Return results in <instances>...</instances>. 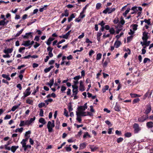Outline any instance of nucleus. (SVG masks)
<instances>
[{
	"label": "nucleus",
	"instance_id": "9d476101",
	"mask_svg": "<svg viewBox=\"0 0 153 153\" xmlns=\"http://www.w3.org/2000/svg\"><path fill=\"white\" fill-rule=\"evenodd\" d=\"M13 51V48H7V49H4L3 51V52L5 54L11 53Z\"/></svg>",
	"mask_w": 153,
	"mask_h": 153
},
{
	"label": "nucleus",
	"instance_id": "c85d7f7f",
	"mask_svg": "<svg viewBox=\"0 0 153 153\" xmlns=\"http://www.w3.org/2000/svg\"><path fill=\"white\" fill-rule=\"evenodd\" d=\"M48 6L47 5H45L43 7L40 8L39 11L40 12H42L44 10L47 9L46 8Z\"/></svg>",
	"mask_w": 153,
	"mask_h": 153
},
{
	"label": "nucleus",
	"instance_id": "37998d69",
	"mask_svg": "<svg viewBox=\"0 0 153 153\" xmlns=\"http://www.w3.org/2000/svg\"><path fill=\"white\" fill-rule=\"evenodd\" d=\"M123 140V139L122 137H119L117 139V142L118 143H120V142H122Z\"/></svg>",
	"mask_w": 153,
	"mask_h": 153
},
{
	"label": "nucleus",
	"instance_id": "603ef678",
	"mask_svg": "<svg viewBox=\"0 0 153 153\" xmlns=\"http://www.w3.org/2000/svg\"><path fill=\"white\" fill-rule=\"evenodd\" d=\"M133 26V29L135 31L137 29V27L138 26V25L137 24H133L132 25Z\"/></svg>",
	"mask_w": 153,
	"mask_h": 153
},
{
	"label": "nucleus",
	"instance_id": "0e129e2a",
	"mask_svg": "<svg viewBox=\"0 0 153 153\" xmlns=\"http://www.w3.org/2000/svg\"><path fill=\"white\" fill-rule=\"evenodd\" d=\"M35 45H34V48H36L37 47H38L40 45V44L39 43H38L37 42H35Z\"/></svg>",
	"mask_w": 153,
	"mask_h": 153
},
{
	"label": "nucleus",
	"instance_id": "aec40b11",
	"mask_svg": "<svg viewBox=\"0 0 153 153\" xmlns=\"http://www.w3.org/2000/svg\"><path fill=\"white\" fill-rule=\"evenodd\" d=\"M130 96L132 98H136L137 97H140L141 95L139 94L131 93L130 94Z\"/></svg>",
	"mask_w": 153,
	"mask_h": 153
},
{
	"label": "nucleus",
	"instance_id": "72a5a7b5",
	"mask_svg": "<svg viewBox=\"0 0 153 153\" xmlns=\"http://www.w3.org/2000/svg\"><path fill=\"white\" fill-rule=\"evenodd\" d=\"M20 105L19 104V105H14L13 106L11 109V110L12 111H14L16 110L19 107V106Z\"/></svg>",
	"mask_w": 153,
	"mask_h": 153
},
{
	"label": "nucleus",
	"instance_id": "13d9d810",
	"mask_svg": "<svg viewBox=\"0 0 153 153\" xmlns=\"http://www.w3.org/2000/svg\"><path fill=\"white\" fill-rule=\"evenodd\" d=\"M43 113L44 111L42 109H40V112H39V116L40 117H43Z\"/></svg>",
	"mask_w": 153,
	"mask_h": 153
},
{
	"label": "nucleus",
	"instance_id": "f03ea898",
	"mask_svg": "<svg viewBox=\"0 0 153 153\" xmlns=\"http://www.w3.org/2000/svg\"><path fill=\"white\" fill-rule=\"evenodd\" d=\"M47 127L49 132H51L53 131V128L55 126V124L52 123L51 121H48L47 124Z\"/></svg>",
	"mask_w": 153,
	"mask_h": 153
},
{
	"label": "nucleus",
	"instance_id": "4d7b16f0",
	"mask_svg": "<svg viewBox=\"0 0 153 153\" xmlns=\"http://www.w3.org/2000/svg\"><path fill=\"white\" fill-rule=\"evenodd\" d=\"M109 10V7H107L106 9L103 11V13L105 14H107L108 13Z\"/></svg>",
	"mask_w": 153,
	"mask_h": 153
},
{
	"label": "nucleus",
	"instance_id": "39448f33",
	"mask_svg": "<svg viewBox=\"0 0 153 153\" xmlns=\"http://www.w3.org/2000/svg\"><path fill=\"white\" fill-rule=\"evenodd\" d=\"M146 107L147 108L144 112V113L148 115V114L151 112L152 110V107L151 104H147L146 105Z\"/></svg>",
	"mask_w": 153,
	"mask_h": 153
},
{
	"label": "nucleus",
	"instance_id": "412c9836",
	"mask_svg": "<svg viewBox=\"0 0 153 153\" xmlns=\"http://www.w3.org/2000/svg\"><path fill=\"white\" fill-rule=\"evenodd\" d=\"M109 88V86L108 85H105L104 87L102 88V91L103 93H104L105 92L106 90H107Z\"/></svg>",
	"mask_w": 153,
	"mask_h": 153
},
{
	"label": "nucleus",
	"instance_id": "423d86ee",
	"mask_svg": "<svg viewBox=\"0 0 153 153\" xmlns=\"http://www.w3.org/2000/svg\"><path fill=\"white\" fill-rule=\"evenodd\" d=\"M149 118L148 115L144 117V115L141 116V117H139L138 119V121L139 122H144L145 121L147 120Z\"/></svg>",
	"mask_w": 153,
	"mask_h": 153
},
{
	"label": "nucleus",
	"instance_id": "de8ad7c7",
	"mask_svg": "<svg viewBox=\"0 0 153 153\" xmlns=\"http://www.w3.org/2000/svg\"><path fill=\"white\" fill-rule=\"evenodd\" d=\"M144 22L146 23L147 24L149 25H150V19H149L148 20H147L146 19H145L144 20Z\"/></svg>",
	"mask_w": 153,
	"mask_h": 153
},
{
	"label": "nucleus",
	"instance_id": "bb28decb",
	"mask_svg": "<svg viewBox=\"0 0 153 153\" xmlns=\"http://www.w3.org/2000/svg\"><path fill=\"white\" fill-rule=\"evenodd\" d=\"M33 102V100L28 99L26 100V103L31 105H32Z\"/></svg>",
	"mask_w": 153,
	"mask_h": 153
},
{
	"label": "nucleus",
	"instance_id": "58836bf2",
	"mask_svg": "<svg viewBox=\"0 0 153 153\" xmlns=\"http://www.w3.org/2000/svg\"><path fill=\"white\" fill-rule=\"evenodd\" d=\"M109 32L111 34H113L115 33V30L113 27H111L109 29Z\"/></svg>",
	"mask_w": 153,
	"mask_h": 153
},
{
	"label": "nucleus",
	"instance_id": "393cba45",
	"mask_svg": "<svg viewBox=\"0 0 153 153\" xmlns=\"http://www.w3.org/2000/svg\"><path fill=\"white\" fill-rule=\"evenodd\" d=\"M24 30V29H21L18 32L15 36V37H16L19 36L22 33L23 31Z\"/></svg>",
	"mask_w": 153,
	"mask_h": 153
},
{
	"label": "nucleus",
	"instance_id": "6ab92c4d",
	"mask_svg": "<svg viewBox=\"0 0 153 153\" xmlns=\"http://www.w3.org/2000/svg\"><path fill=\"white\" fill-rule=\"evenodd\" d=\"M39 122L43 124V125H45L46 123L45 120L43 118H40L39 120Z\"/></svg>",
	"mask_w": 153,
	"mask_h": 153
},
{
	"label": "nucleus",
	"instance_id": "5701e85b",
	"mask_svg": "<svg viewBox=\"0 0 153 153\" xmlns=\"http://www.w3.org/2000/svg\"><path fill=\"white\" fill-rule=\"evenodd\" d=\"M2 76L5 78H6L7 80L9 81L10 80V78L9 77V75H6L5 74H3Z\"/></svg>",
	"mask_w": 153,
	"mask_h": 153
},
{
	"label": "nucleus",
	"instance_id": "c9c22d12",
	"mask_svg": "<svg viewBox=\"0 0 153 153\" xmlns=\"http://www.w3.org/2000/svg\"><path fill=\"white\" fill-rule=\"evenodd\" d=\"M39 86H37L36 88V89L35 90H34L33 91V92L32 93V94L34 95L37 92L39 91Z\"/></svg>",
	"mask_w": 153,
	"mask_h": 153
},
{
	"label": "nucleus",
	"instance_id": "4be33fe9",
	"mask_svg": "<svg viewBox=\"0 0 153 153\" xmlns=\"http://www.w3.org/2000/svg\"><path fill=\"white\" fill-rule=\"evenodd\" d=\"M124 136L126 137H130L132 136V134L130 132H127L124 134Z\"/></svg>",
	"mask_w": 153,
	"mask_h": 153
},
{
	"label": "nucleus",
	"instance_id": "c03bdc74",
	"mask_svg": "<svg viewBox=\"0 0 153 153\" xmlns=\"http://www.w3.org/2000/svg\"><path fill=\"white\" fill-rule=\"evenodd\" d=\"M115 133L117 135L119 136H121L122 134L121 131H119L118 130H117L115 131Z\"/></svg>",
	"mask_w": 153,
	"mask_h": 153
},
{
	"label": "nucleus",
	"instance_id": "4468645a",
	"mask_svg": "<svg viewBox=\"0 0 153 153\" xmlns=\"http://www.w3.org/2000/svg\"><path fill=\"white\" fill-rule=\"evenodd\" d=\"M109 62H110V59L108 58H107L103 64V67L104 68H106Z\"/></svg>",
	"mask_w": 153,
	"mask_h": 153
},
{
	"label": "nucleus",
	"instance_id": "1a4fd4ad",
	"mask_svg": "<svg viewBox=\"0 0 153 153\" xmlns=\"http://www.w3.org/2000/svg\"><path fill=\"white\" fill-rule=\"evenodd\" d=\"M76 111V115H78L80 117L81 116H86L87 115L85 114L86 113L84 111Z\"/></svg>",
	"mask_w": 153,
	"mask_h": 153
},
{
	"label": "nucleus",
	"instance_id": "a19ab883",
	"mask_svg": "<svg viewBox=\"0 0 153 153\" xmlns=\"http://www.w3.org/2000/svg\"><path fill=\"white\" fill-rule=\"evenodd\" d=\"M45 105V104L44 102H41L38 104V107L39 108H42L43 107H44Z\"/></svg>",
	"mask_w": 153,
	"mask_h": 153
},
{
	"label": "nucleus",
	"instance_id": "6e6d98bb",
	"mask_svg": "<svg viewBox=\"0 0 153 153\" xmlns=\"http://www.w3.org/2000/svg\"><path fill=\"white\" fill-rule=\"evenodd\" d=\"M72 91L73 93L75 94V95H77L79 92L78 89H72Z\"/></svg>",
	"mask_w": 153,
	"mask_h": 153
},
{
	"label": "nucleus",
	"instance_id": "6e6552de",
	"mask_svg": "<svg viewBox=\"0 0 153 153\" xmlns=\"http://www.w3.org/2000/svg\"><path fill=\"white\" fill-rule=\"evenodd\" d=\"M79 90L82 91H84L85 90V86L83 84V82L82 80L80 81Z\"/></svg>",
	"mask_w": 153,
	"mask_h": 153
},
{
	"label": "nucleus",
	"instance_id": "8fccbe9b",
	"mask_svg": "<svg viewBox=\"0 0 153 153\" xmlns=\"http://www.w3.org/2000/svg\"><path fill=\"white\" fill-rule=\"evenodd\" d=\"M25 121L23 120H22L20 121V123L19 125V126L20 127L25 126Z\"/></svg>",
	"mask_w": 153,
	"mask_h": 153
},
{
	"label": "nucleus",
	"instance_id": "f257e3e1",
	"mask_svg": "<svg viewBox=\"0 0 153 153\" xmlns=\"http://www.w3.org/2000/svg\"><path fill=\"white\" fill-rule=\"evenodd\" d=\"M131 10L133 11L131 13V14H133L137 13L138 10L142 11V8L140 7H138L136 6H134L132 7Z\"/></svg>",
	"mask_w": 153,
	"mask_h": 153
},
{
	"label": "nucleus",
	"instance_id": "20e7f679",
	"mask_svg": "<svg viewBox=\"0 0 153 153\" xmlns=\"http://www.w3.org/2000/svg\"><path fill=\"white\" fill-rule=\"evenodd\" d=\"M33 33V32H29L26 33L25 35H22V36L25 39H28L29 37L32 38L33 37L32 34Z\"/></svg>",
	"mask_w": 153,
	"mask_h": 153
},
{
	"label": "nucleus",
	"instance_id": "473e14b6",
	"mask_svg": "<svg viewBox=\"0 0 153 153\" xmlns=\"http://www.w3.org/2000/svg\"><path fill=\"white\" fill-rule=\"evenodd\" d=\"M23 129V128L22 127H21L20 128H17L15 131V132L16 133H17L18 132H22V131Z\"/></svg>",
	"mask_w": 153,
	"mask_h": 153
},
{
	"label": "nucleus",
	"instance_id": "dca6fc26",
	"mask_svg": "<svg viewBox=\"0 0 153 153\" xmlns=\"http://www.w3.org/2000/svg\"><path fill=\"white\" fill-rule=\"evenodd\" d=\"M71 30L69 31L67 33L63 35V37L64 39H67L68 38L69 36L70 35L71 32Z\"/></svg>",
	"mask_w": 153,
	"mask_h": 153
},
{
	"label": "nucleus",
	"instance_id": "e433bc0d",
	"mask_svg": "<svg viewBox=\"0 0 153 153\" xmlns=\"http://www.w3.org/2000/svg\"><path fill=\"white\" fill-rule=\"evenodd\" d=\"M68 109L69 112L72 111L73 110V108H72V106L71 103H70L68 105Z\"/></svg>",
	"mask_w": 153,
	"mask_h": 153
},
{
	"label": "nucleus",
	"instance_id": "0eeeda50",
	"mask_svg": "<svg viewBox=\"0 0 153 153\" xmlns=\"http://www.w3.org/2000/svg\"><path fill=\"white\" fill-rule=\"evenodd\" d=\"M148 32H146V31H144L143 32V36L142 37V39L143 41H146L149 38L148 36Z\"/></svg>",
	"mask_w": 153,
	"mask_h": 153
},
{
	"label": "nucleus",
	"instance_id": "a18cd8bd",
	"mask_svg": "<svg viewBox=\"0 0 153 153\" xmlns=\"http://www.w3.org/2000/svg\"><path fill=\"white\" fill-rule=\"evenodd\" d=\"M124 51L128 52V54L130 55L131 54V51L128 48H124L123 49Z\"/></svg>",
	"mask_w": 153,
	"mask_h": 153
},
{
	"label": "nucleus",
	"instance_id": "49530a36",
	"mask_svg": "<svg viewBox=\"0 0 153 153\" xmlns=\"http://www.w3.org/2000/svg\"><path fill=\"white\" fill-rule=\"evenodd\" d=\"M76 120L79 123H81L82 121V119L81 118V117L78 115H77V117L76 118Z\"/></svg>",
	"mask_w": 153,
	"mask_h": 153
},
{
	"label": "nucleus",
	"instance_id": "a878e982",
	"mask_svg": "<svg viewBox=\"0 0 153 153\" xmlns=\"http://www.w3.org/2000/svg\"><path fill=\"white\" fill-rule=\"evenodd\" d=\"M130 10V9L129 8H128L125 12L123 13V16L125 17H126L127 14L129 12Z\"/></svg>",
	"mask_w": 153,
	"mask_h": 153
},
{
	"label": "nucleus",
	"instance_id": "7ed1b4c3",
	"mask_svg": "<svg viewBox=\"0 0 153 153\" xmlns=\"http://www.w3.org/2000/svg\"><path fill=\"white\" fill-rule=\"evenodd\" d=\"M133 128H134V132L135 134L138 133L141 130L139 124L137 123H134L133 124Z\"/></svg>",
	"mask_w": 153,
	"mask_h": 153
},
{
	"label": "nucleus",
	"instance_id": "9b49d317",
	"mask_svg": "<svg viewBox=\"0 0 153 153\" xmlns=\"http://www.w3.org/2000/svg\"><path fill=\"white\" fill-rule=\"evenodd\" d=\"M30 40L25 41L23 42L24 43H23L22 45L25 47H27L30 45Z\"/></svg>",
	"mask_w": 153,
	"mask_h": 153
},
{
	"label": "nucleus",
	"instance_id": "2f4dec72",
	"mask_svg": "<svg viewBox=\"0 0 153 153\" xmlns=\"http://www.w3.org/2000/svg\"><path fill=\"white\" fill-rule=\"evenodd\" d=\"M6 20V19H4L3 20H2L0 21V26L2 25L4 26L5 25V20Z\"/></svg>",
	"mask_w": 153,
	"mask_h": 153
},
{
	"label": "nucleus",
	"instance_id": "680f3d73",
	"mask_svg": "<svg viewBox=\"0 0 153 153\" xmlns=\"http://www.w3.org/2000/svg\"><path fill=\"white\" fill-rule=\"evenodd\" d=\"M64 14L65 17L68 16L69 15L68 10H66L64 11Z\"/></svg>",
	"mask_w": 153,
	"mask_h": 153
},
{
	"label": "nucleus",
	"instance_id": "4c0bfd02",
	"mask_svg": "<svg viewBox=\"0 0 153 153\" xmlns=\"http://www.w3.org/2000/svg\"><path fill=\"white\" fill-rule=\"evenodd\" d=\"M82 78V76H80V75L76 76L75 77H74L73 79L75 81H78V80Z\"/></svg>",
	"mask_w": 153,
	"mask_h": 153
},
{
	"label": "nucleus",
	"instance_id": "09e8293b",
	"mask_svg": "<svg viewBox=\"0 0 153 153\" xmlns=\"http://www.w3.org/2000/svg\"><path fill=\"white\" fill-rule=\"evenodd\" d=\"M36 119V117L35 116H34L33 118H31L29 120L30 123L31 124L32 123H33L34 121Z\"/></svg>",
	"mask_w": 153,
	"mask_h": 153
},
{
	"label": "nucleus",
	"instance_id": "bf43d9fd",
	"mask_svg": "<svg viewBox=\"0 0 153 153\" xmlns=\"http://www.w3.org/2000/svg\"><path fill=\"white\" fill-rule=\"evenodd\" d=\"M83 50V48L82 47H81L80 48V49L79 50H76L75 51H73V53H75L77 52H81Z\"/></svg>",
	"mask_w": 153,
	"mask_h": 153
},
{
	"label": "nucleus",
	"instance_id": "c756f323",
	"mask_svg": "<svg viewBox=\"0 0 153 153\" xmlns=\"http://www.w3.org/2000/svg\"><path fill=\"white\" fill-rule=\"evenodd\" d=\"M140 101V99L139 98H137L134 99L132 101L133 104H134L139 102Z\"/></svg>",
	"mask_w": 153,
	"mask_h": 153
},
{
	"label": "nucleus",
	"instance_id": "cd10ccee",
	"mask_svg": "<svg viewBox=\"0 0 153 153\" xmlns=\"http://www.w3.org/2000/svg\"><path fill=\"white\" fill-rule=\"evenodd\" d=\"M84 108L82 106H80L79 107H78L77 108V110L78 111H85L86 108Z\"/></svg>",
	"mask_w": 153,
	"mask_h": 153
},
{
	"label": "nucleus",
	"instance_id": "ddd939ff",
	"mask_svg": "<svg viewBox=\"0 0 153 153\" xmlns=\"http://www.w3.org/2000/svg\"><path fill=\"white\" fill-rule=\"evenodd\" d=\"M146 125L148 128H152L153 127V122L152 121L148 122L146 123Z\"/></svg>",
	"mask_w": 153,
	"mask_h": 153
},
{
	"label": "nucleus",
	"instance_id": "79ce46f5",
	"mask_svg": "<svg viewBox=\"0 0 153 153\" xmlns=\"http://www.w3.org/2000/svg\"><path fill=\"white\" fill-rule=\"evenodd\" d=\"M133 38V36L132 35L127 37V42H129Z\"/></svg>",
	"mask_w": 153,
	"mask_h": 153
},
{
	"label": "nucleus",
	"instance_id": "2eb2a0df",
	"mask_svg": "<svg viewBox=\"0 0 153 153\" xmlns=\"http://www.w3.org/2000/svg\"><path fill=\"white\" fill-rule=\"evenodd\" d=\"M75 13H72L69 17L68 18V22H70L75 17V16L74 15Z\"/></svg>",
	"mask_w": 153,
	"mask_h": 153
},
{
	"label": "nucleus",
	"instance_id": "f8f14e48",
	"mask_svg": "<svg viewBox=\"0 0 153 153\" xmlns=\"http://www.w3.org/2000/svg\"><path fill=\"white\" fill-rule=\"evenodd\" d=\"M121 44L120 41L117 40L114 43V46L116 48H118Z\"/></svg>",
	"mask_w": 153,
	"mask_h": 153
},
{
	"label": "nucleus",
	"instance_id": "b1692460",
	"mask_svg": "<svg viewBox=\"0 0 153 153\" xmlns=\"http://www.w3.org/2000/svg\"><path fill=\"white\" fill-rule=\"evenodd\" d=\"M60 122L58 120H57L56 121V128L57 129H59V128L60 125Z\"/></svg>",
	"mask_w": 153,
	"mask_h": 153
},
{
	"label": "nucleus",
	"instance_id": "f3484780",
	"mask_svg": "<svg viewBox=\"0 0 153 153\" xmlns=\"http://www.w3.org/2000/svg\"><path fill=\"white\" fill-rule=\"evenodd\" d=\"M19 148L18 146H12L11 147V151L13 153H14L16 151V150Z\"/></svg>",
	"mask_w": 153,
	"mask_h": 153
},
{
	"label": "nucleus",
	"instance_id": "5fc2aeb1",
	"mask_svg": "<svg viewBox=\"0 0 153 153\" xmlns=\"http://www.w3.org/2000/svg\"><path fill=\"white\" fill-rule=\"evenodd\" d=\"M87 136H88L89 137H91L90 135L89 134L88 132H86L83 136V138H85Z\"/></svg>",
	"mask_w": 153,
	"mask_h": 153
},
{
	"label": "nucleus",
	"instance_id": "3c124183",
	"mask_svg": "<svg viewBox=\"0 0 153 153\" xmlns=\"http://www.w3.org/2000/svg\"><path fill=\"white\" fill-rule=\"evenodd\" d=\"M31 133V132L30 131H26L25 132V137H27L29 136V137H30V135H30Z\"/></svg>",
	"mask_w": 153,
	"mask_h": 153
},
{
	"label": "nucleus",
	"instance_id": "a211bd4d",
	"mask_svg": "<svg viewBox=\"0 0 153 153\" xmlns=\"http://www.w3.org/2000/svg\"><path fill=\"white\" fill-rule=\"evenodd\" d=\"M86 144L85 143H83L80 144L79 149H82L86 147Z\"/></svg>",
	"mask_w": 153,
	"mask_h": 153
},
{
	"label": "nucleus",
	"instance_id": "774afa93",
	"mask_svg": "<svg viewBox=\"0 0 153 153\" xmlns=\"http://www.w3.org/2000/svg\"><path fill=\"white\" fill-rule=\"evenodd\" d=\"M101 6V4L100 3H98L96 4V8L97 9H99L100 8Z\"/></svg>",
	"mask_w": 153,
	"mask_h": 153
},
{
	"label": "nucleus",
	"instance_id": "338daca9",
	"mask_svg": "<svg viewBox=\"0 0 153 153\" xmlns=\"http://www.w3.org/2000/svg\"><path fill=\"white\" fill-rule=\"evenodd\" d=\"M105 24V23L103 20L100 23L98 24V25H100L101 26H104Z\"/></svg>",
	"mask_w": 153,
	"mask_h": 153
},
{
	"label": "nucleus",
	"instance_id": "e2e57ef3",
	"mask_svg": "<svg viewBox=\"0 0 153 153\" xmlns=\"http://www.w3.org/2000/svg\"><path fill=\"white\" fill-rule=\"evenodd\" d=\"M11 118V116L10 115H7L4 118V120L10 119Z\"/></svg>",
	"mask_w": 153,
	"mask_h": 153
},
{
	"label": "nucleus",
	"instance_id": "7c9ffc66",
	"mask_svg": "<svg viewBox=\"0 0 153 153\" xmlns=\"http://www.w3.org/2000/svg\"><path fill=\"white\" fill-rule=\"evenodd\" d=\"M143 44L145 45L146 46H148L149 45L150 42V41H147V40L143 41Z\"/></svg>",
	"mask_w": 153,
	"mask_h": 153
},
{
	"label": "nucleus",
	"instance_id": "f704fd0d",
	"mask_svg": "<svg viewBox=\"0 0 153 153\" xmlns=\"http://www.w3.org/2000/svg\"><path fill=\"white\" fill-rule=\"evenodd\" d=\"M102 56V54L101 53H98L97 55L96 59L99 60L101 59Z\"/></svg>",
	"mask_w": 153,
	"mask_h": 153
},
{
	"label": "nucleus",
	"instance_id": "ea45409f",
	"mask_svg": "<svg viewBox=\"0 0 153 153\" xmlns=\"http://www.w3.org/2000/svg\"><path fill=\"white\" fill-rule=\"evenodd\" d=\"M120 108L117 105H116L114 108V110L117 111H120Z\"/></svg>",
	"mask_w": 153,
	"mask_h": 153
},
{
	"label": "nucleus",
	"instance_id": "864d4df0",
	"mask_svg": "<svg viewBox=\"0 0 153 153\" xmlns=\"http://www.w3.org/2000/svg\"><path fill=\"white\" fill-rule=\"evenodd\" d=\"M105 123L107 125L109 126H111L112 125V124H111V123L108 120H105Z\"/></svg>",
	"mask_w": 153,
	"mask_h": 153
},
{
	"label": "nucleus",
	"instance_id": "69168bd1",
	"mask_svg": "<svg viewBox=\"0 0 153 153\" xmlns=\"http://www.w3.org/2000/svg\"><path fill=\"white\" fill-rule=\"evenodd\" d=\"M66 89V87L64 86H62L61 87V91L62 92H64Z\"/></svg>",
	"mask_w": 153,
	"mask_h": 153
},
{
	"label": "nucleus",
	"instance_id": "052dcab7",
	"mask_svg": "<svg viewBox=\"0 0 153 153\" xmlns=\"http://www.w3.org/2000/svg\"><path fill=\"white\" fill-rule=\"evenodd\" d=\"M84 13H82V12H81L80 14V15L79 16V18H80L81 19H82L84 18L85 16V15L84 14Z\"/></svg>",
	"mask_w": 153,
	"mask_h": 153
}]
</instances>
